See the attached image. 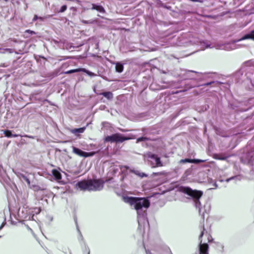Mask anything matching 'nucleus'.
Wrapping results in <instances>:
<instances>
[{
  "mask_svg": "<svg viewBox=\"0 0 254 254\" xmlns=\"http://www.w3.org/2000/svg\"><path fill=\"white\" fill-rule=\"evenodd\" d=\"M147 139L146 137H141L137 139L138 141H145Z\"/></svg>",
  "mask_w": 254,
  "mask_h": 254,
  "instance_id": "nucleus-25",
  "label": "nucleus"
},
{
  "mask_svg": "<svg viewBox=\"0 0 254 254\" xmlns=\"http://www.w3.org/2000/svg\"><path fill=\"white\" fill-rule=\"evenodd\" d=\"M153 174L155 176H159V175H164V173L163 172H157V173H154Z\"/></svg>",
  "mask_w": 254,
  "mask_h": 254,
  "instance_id": "nucleus-26",
  "label": "nucleus"
},
{
  "mask_svg": "<svg viewBox=\"0 0 254 254\" xmlns=\"http://www.w3.org/2000/svg\"><path fill=\"white\" fill-rule=\"evenodd\" d=\"M200 230L201 231L200 234L199 236V240L200 243L202 242V237L205 236L207 238V242H210L213 240L212 236L209 233L207 232L205 229L204 225H202L200 226Z\"/></svg>",
  "mask_w": 254,
  "mask_h": 254,
  "instance_id": "nucleus-6",
  "label": "nucleus"
},
{
  "mask_svg": "<svg viewBox=\"0 0 254 254\" xmlns=\"http://www.w3.org/2000/svg\"><path fill=\"white\" fill-rule=\"evenodd\" d=\"M86 127H82L78 128H74L71 130V132L73 133H83L84 130H85Z\"/></svg>",
  "mask_w": 254,
  "mask_h": 254,
  "instance_id": "nucleus-18",
  "label": "nucleus"
},
{
  "mask_svg": "<svg viewBox=\"0 0 254 254\" xmlns=\"http://www.w3.org/2000/svg\"><path fill=\"white\" fill-rule=\"evenodd\" d=\"M129 172L130 173H133L135 174L136 175L138 176V177L140 178H143L144 177H147V175H146L144 173L140 172L138 171H136L133 169H130Z\"/></svg>",
  "mask_w": 254,
  "mask_h": 254,
  "instance_id": "nucleus-14",
  "label": "nucleus"
},
{
  "mask_svg": "<svg viewBox=\"0 0 254 254\" xmlns=\"http://www.w3.org/2000/svg\"><path fill=\"white\" fill-rule=\"evenodd\" d=\"M37 19H38V16L37 15H35L34 17H33V21H35Z\"/></svg>",
  "mask_w": 254,
  "mask_h": 254,
  "instance_id": "nucleus-29",
  "label": "nucleus"
},
{
  "mask_svg": "<svg viewBox=\"0 0 254 254\" xmlns=\"http://www.w3.org/2000/svg\"><path fill=\"white\" fill-rule=\"evenodd\" d=\"M33 189L35 191H39V190H45V189L41 188L39 186H33Z\"/></svg>",
  "mask_w": 254,
  "mask_h": 254,
  "instance_id": "nucleus-20",
  "label": "nucleus"
},
{
  "mask_svg": "<svg viewBox=\"0 0 254 254\" xmlns=\"http://www.w3.org/2000/svg\"><path fill=\"white\" fill-rule=\"evenodd\" d=\"M81 70H82V69H81V68H77V69H71V70L65 71L64 73L65 74H71V73H74V72H79V71H80Z\"/></svg>",
  "mask_w": 254,
  "mask_h": 254,
  "instance_id": "nucleus-19",
  "label": "nucleus"
},
{
  "mask_svg": "<svg viewBox=\"0 0 254 254\" xmlns=\"http://www.w3.org/2000/svg\"><path fill=\"white\" fill-rule=\"evenodd\" d=\"M73 152L74 154H75L80 157H85V158L93 156L96 153L95 152H84L75 147H73Z\"/></svg>",
  "mask_w": 254,
  "mask_h": 254,
  "instance_id": "nucleus-5",
  "label": "nucleus"
},
{
  "mask_svg": "<svg viewBox=\"0 0 254 254\" xmlns=\"http://www.w3.org/2000/svg\"><path fill=\"white\" fill-rule=\"evenodd\" d=\"M129 139V137L125 136L120 133H117L111 135L107 136L104 138V141L111 143H121Z\"/></svg>",
  "mask_w": 254,
  "mask_h": 254,
  "instance_id": "nucleus-4",
  "label": "nucleus"
},
{
  "mask_svg": "<svg viewBox=\"0 0 254 254\" xmlns=\"http://www.w3.org/2000/svg\"><path fill=\"white\" fill-rule=\"evenodd\" d=\"M180 192L184 193L192 197L194 202L197 204L200 203L199 199L203 195V192L201 190H192L189 187L181 186L179 188Z\"/></svg>",
  "mask_w": 254,
  "mask_h": 254,
  "instance_id": "nucleus-3",
  "label": "nucleus"
},
{
  "mask_svg": "<svg viewBox=\"0 0 254 254\" xmlns=\"http://www.w3.org/2000/svg\"><path fill=\"white\" fill-rule=\"evenodd\" d=\"M25 33H29L31 35L36 34V32H34V31H32L31 30H29V29H27V30H25Z\"/></svg>",
  "mask_w": 254,
  "mask_h": 254,
  "instance_id": "nucleus-23",
  "label": "nucleus"
},
{
  "mask_svg": "<svg viewBox=\"0 0 254 254\" xmlns=\"http://www.w3.org/2000/svg\"><path fill=\"white\" fill-rule=\"evenodd\" d=\"M127 202L133 205L137 211L141 209L143 207L147 208L150 205V202L145 198L129 197L127 198Z\"/></svg>",
  "mask_w": 254,
  "mask_h": 254,
  "instance_id": "nucleus-2",
  "label": "nucleus"
},
{
  "mask_svg": "<svg viewBox=\"0 0 254 254\" xmlns=\"http://www.w3.org/2000/svg\"><path fill=\"white\" fill-rule=\"evenodd\" d=\"M125 168H126V169H129V167L128 166H125L124 167Z\"/></svg>",
  "mask_w": 254,
  "mask_h": 254,
  "instance_id": "nucleus-32",
  "label": "nucleus"
},
{
  "mask_svg": "<svg viewBox=\"0 0 254 254\" xmlns=\"http://www.w3.org/2000/svg\"><path fill=\"white\" fill-rule=\"evenodd\" d=\"M52 174L56 180H59L62 179L61 173L56 169H53L52 171Z\"/></svg>",
  "mask_w": 254,
  "mask_h": 254,
  "instance_id": "nucleus-13",
  "label": "nucleus"
},
{
  "mask_svg": "<svg viewBox=\"0 0 254 254\" xmlns=\"http://www.w3.org/2000/svg\"><path fill=\"white\" fill-rule=\"evenodd\" d=\"M251 39L254 41V29L248 34L245 35L242 38L240 39L241 40H244L246 39Z\"/></svg>",
  "mask_w": 254,
  "mask_h": 254,
  "instance_id": "nucleus-10",
  "label": "nucleus"
},
{
  "mask_svg": "<svg viewBox=\"0 0 254 254\" xmlns=\"http://www.w3.org/2000/svg\"><path fill=\"white\" fill-rule=\"evenodd\" d=\"M67 9V6L66 5H63L60 10H59V12H64Z\"/></svg>",
  "mask_w": 254,
  "mask_h": 254,
  "instance_id": "nucleus-21",
  "label": "nucleus"
},
{
  "mask_svg": "<svg viewBox=\"0 0 254 254\" xmlns=\"http://www.w3.org/2000/svg\"><path fill=\"white\" fill-rule=\"evenodd\" d=\"M82 22H83V23H86V24H88V23H90V22H88L87 21H83Z\"/></svg>",
  "mask_w": 254,
  "mask_h": 254,
  "instance_id": "nucleus-30",
  "label": "nucleus"
},
{
  "mask_svg": "<svg viewBox=\"0 0 254 254\" xmlns=\"http://www.w3.org/2000/svg\"><path fill=\"white\" fill-rule=\"evenodd\" d=\"M98 95H101L106 97L108 100H111L113 98V94L111 92H104L97 93Z\"/></svg>",
  "mask_w": 254,
  "mask_h": 254,
  "instance_id": "nucleus-11",
  "label": "nucleus"
},
{
  "mask_svg": "<svg viewBox=\"0 0 254 254\" xmlns=\"http://www.w3.org/2000/svg\"><path fill=\"white\" fill-rule=\"evenodd\" d=\"M214 81H212V82H207V83H206L205 84H203V85L204 86H208L212 83H214Z\"/></svg>",
  "mask_w": 254,
  "mask_h": 254,
  "instance_id": "nucleus-28",
  "label": "nucleus"
},
{
  "mask_svg": "<svg viewBox=\"0 0 254 254\" xmlns=\"http://www.w3.org/2000/svg\"><path fill=\"white\" fill-rule=\"evenodd\" d=\"M213 158L220 160H225L227 159V157L224 156L222 154H215L213 155Z\"/></svg>",
  "mask_w": 254,
  "mask_h": 254,
  "instance_id": "nucleus-17",
  "label": "nucleus"
},
{
  "mask_svg": "<svg viewBox=\"0 0 254 254\" xmlns=\"http://www.w3.org/2000/svg\"><path fill=\"white\" fill-rule=\"evenodd\" d=\"M115 68H116V71H117L118 72L121 73V72H123V71L124 70V66L120 63H117L116 64Z\"/></svg>",
  "mask_w": 254,
  "mask_h": 254,
  "instance_id": "nucleus-15",
  "label": "nucleus"
},
{
  "mask_svg": "<svg viewBox=\"0 0 254 254\" xmlns=\"http://www.w3.org/2000/svg\"><path fill=\"white\" fill-rule=\"evenodd\" d=\"M92 10H96L97 11H99L100 12L103 13H105V10L102 6L98 5L94 3L92 4Z\"/></svg>",
  "mask_w": 254,
  "mask_h": 254,
  "instance_id": "nucleus-9",
  "label": "nucleus"
},
{
  "mask_svg": "<svg viewBox=\"0 0 254 254\" xmlns=\"http://www.w3.org/2000/svg\"><path fill=\"white\" fill-rule=\"evenodd\" d=\"M204 162V160H200V159H189V158H186L184 159H181L179 163H199L201 162Z\"/></svg>",
  "mask_w": 254,
  "mask_h": 254,
  "instance_id": "nucleus-8",
  "label": "nucleus"
},
{
  "mask_svg": "<svg viewBox=\"0 0 254 254\" xmlns=\"http://www.w3.org/2000/svg\"><path fill=\"white\" fill-rule=\"evenodd\" d=\"M151 158L155 159V162H156V165L157 167L163 166V164L162 163V162L160 160V158L159 157H157L156 155H155V154L152 155V156H151Z\"/></svg>",
  "mask_w": 254,
  "mask_h": 254,
  "instance_id": "nucleus-12",
  "label": "nucleus"
},
{
  "mask_svg": "<svg viewBox=\"0 0 254 254\" xmlns=\"http://www.w3.org/2000/svg\"><path fill=\"white\" fill-rule=\"evenodd\" d=\"M3 225L2 224L0 226V230L3 227Z\"/></svg>",
  "mask_w": 254,
  "mask_h": 254,
  "instance_id": "nucleus-33",
  "label": "nucleus"
},
{
  "mask_svg": "<svg viewBox=\"0 0 254 254\" xmlns=\"http://www.w3.org/2000/svg\"><path fill=\"white\" fill-rule=\"evenodd\" d=\"M209 247L207 243H200L199 245V254H208Z\"/></svg>",
  "mask_w": 254,
  "mask_h": 254,
  "instance_id": "nucleus-7",
  "label": "nucleus"
},
{
  "mask_svg": "<svg viewBox=\"0 0 254 254\" xmlns=\"http://www.w3.org/2000/svg\"><path fill=\"white\" fill-rule=\"evenodd\" d=\"M146 254H152L149 251H146Z\"/></svg>",
  "mask_w": 254,
  "mask_h": 254,
  "instance_id": "nucleus-31",
  "label": "nucleus"
},
{
  "mask_svg": "<svg viewBox=\"0 0 254 254\" xmlns=\"http://www.w3.org/2000/svg\"><path fill=\"white\" fill-rule=\"evenodd\" d=\"M24 136H25V137H30V136H28V135H25Z\"/></svg>",
  "mask_w": 254,
  "mask_h": 254,
  "instance_id": "nucleus-34",
  "label": "nucleus"
},
{
  "mask_svg": "<svg viewBox=\"0 0 254 254\" xmlns=\"http://www.w3.org/2000/svg\"><path fill=\"white\" fill-rule=\"evenodd\" d=\"M3 133L4 135L7 137H17L18 136V134H12L11 133V131L9 130L6 129L3 130Z\"/></svg>",
  "mask_w": 254,
  "mask_h": 254,
  "instance_id": "nucleus-16",
  "label": "nucleus"
},
{
  "mask_svg": "<svg viewBox=\"0 0 254 254\" xmlns=\"http://www.w3.org/2000/svg\"><path fill=\"white\" fill-rule=\"evenodd\" d=\"M83 254H90V250L88 248L85 247L83 252Z\"/></svg>",
  "mask_w": 254,
  "mask_h": 254,
  "instance_id": "nucleus-22",
  "label": "nucleus"
},
{
  "mask_svg": "<svg viewBox=\"0 0 254 254\" xmlns=\"http://www.w3.org/2000/svg\"><path fill=\"white\" fill-rule=\"evenodd\" d=\"M217 246L218 247H219L220 248H221L222 249L221 251L223 252V248L224 247L223 246V245L220 243H218L217 244Z\"/></svg>",
  "mask_w": 254,
  "mask_h": 254,
  "instance_id": "nucleus-27",
  "label": "nucleus"
},
{
  "mask_svg": "<svg viewBox=\"0 0 254 254\" xmlns=\"http://www.w3.org/2000/svg\"><path fill=\"white\" fill-rule=\"evenodd\" d=\"M104 184L105 181L102 179H93L80 181L77 186L83 190L100 191L103 189Z\"/></svg>",
  "mask_w": 254,
  "mask_h": 254,
  "instance_id": "nucleus-1",
  "label": "nucleus"
},
{
  "mask_svg": "<svg viewBox=\"0 0 254 254\" xmlns=\"http://www.w3.org/2000/svg\"><path fill=\"white\" fill-rule=\"evenodd\" d=\"M23 179L26 182V183H27L28 185H29L30 184V181L27 177H26L25 176H23Z\"/></svg>",
  "mask_w": 254,
  "mask_h": 254,
  "instance_id": "nucleus-24",
  "label": "nucleus"
}]
</instances>
